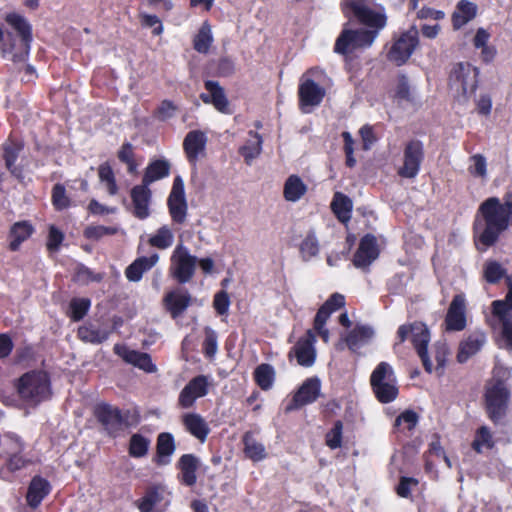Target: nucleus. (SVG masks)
I'll list each match as a JSON object with an SVG mask.
<instances>
[{"label":"nucleus","instance_id":"nucleus-61","mask_svg":"<svg viewBox=\"0 0 512 512\" xmlns=\"http://www.w3.org/2000/svg\"><path fill=\"white\" fill-rule=\"evenodd\" d=\"M473 165L468 168L469 173L474 177L484 178L487 175V163L482 154H475L470 157Z\"/></svg>","mask_w":512,"mask_h":512},{"label":"nucleus","instance_id":"nucleus-32","mask_svg":"<svg viewBox=\"0 0 512 512\" xmlns=\"http://www.w3.org/2000/svg\"><path fill=\"white\" fill-rule=\"evenodd\" d=\"M34 233L33 225L26 220L15 222L9 230V250L18 251L23 242L31 237Z\"/></svg>","mask_w":512,"mask_h":512},{"label":"nucleus","instance_id":"nucleus-54","mask_svg":"<svg viewBox=\"0 0 512 512\" xmlns=\"http://www.w3.org/2000/svg\"><path fill=\"white\" fill-rule=\"evenodd\" d=\"M380 383H385L386 381L396 377L393 367L385 362H380L372 371L370 375V385L374 384V380L379 378Z\"/></svg>","mask_w":512,"mask_h":512},{"label":"nucleus","instance_id":"nucleus-25","mask_svg":"<svg viewBox=\"0 0 512 512\" xmlns=\"http://www.w3.org/2000/svg\"><path fill=\"white\" fill-rule=\"evenodd\" d=\"M155 455L153 463L156 466H166L170 464L171 457L176 451V441L172 433L161 432L156 438Z\"/></svg>","mask_w":512,"mask_h":512},{"label":"nucleus","instance_id":"nucleus-36","mask_svg":"<svg viewBox=\"0 0 512 512\" xmlns=\"http://www.w3.org/2000/svg\"><path fill=\"white\" fill-rule=\"evenodd\" d=\"M330 208L339 222L346 224L351 219L352 200L342 192H335Z\"/></svg>","mask_w":512,"mask_h":512},{"label":"nucleus","instance_id":"nucleus-33","mask_svg":"<svg viewBox=\"0 0 512 512\" xmlns=\"http://www.w3.org/2000/svg\"><path fill=\"white\" fill-rule=\"evenodd\" d=\"M375 398L382 404L393 402L399 395L397 378L394 377L385 383H380V377L370 385Z\"/></svg>","mask_w":512,"mask_h":512},{"label":"nucleus","instance_id":"nucleus-31","mask_svg":"<svg viewBox=\"0 0 512 512\" xmlns=\"http://www.w3.org/2000/svg\"><path fill=\"white\" fill-rule=\"evenodd\" d=\"M159 260L158 254L136 258L126 269L125 276L129 281L138 282L145 272L149 271Z\"/></svg>","mask_w":512,"mask_h":512},{"label":"nucleus","instance_id":"nucleus-13","mask_svg":"<svg viewBox=\"0 0 512 512\" xmlns=\"http://www.w3.org/2000/svg\"><path fill=\"white\" fill-rule=\"evenodd\" d=\"M167 208L173 223L178 225L185 223L188 215V204L184 183L180 176L174 178L172 189L167 198Z\"/></svg>","mask_w":512,"mask_h":512},{"label":"nucleus","instance_id":"nucleus-1","mask_svg":"<svg viewBox=\"0 0 512 512\" xmlns=\"http://www.w3.org/2000/svg\"><path fill=\"white\" fill-rule=\"evenodd\" d=\"M512 218V193H506L503 202L497 197L484 200L474 221V234L477 245L483 250L493 246L500 235L509 227Z\"/></svg>","mask_w":512,"mask_h":512},{"label":"nucleus","instance_id":"nucleus-9","mask_svg":"<svg viewBox=\"0 0 512 512\" xmlns=\"http://www.w3.org/2000/svg\"><path fill=\"white\" fill-rule=\"evenodd\" d=\"M376 37L377 31L344 28L335 41L334 52L345 56L349 55L357 49L370 47Z\"/></svg>","mask_w":512,"mask_h":512},{"label":"nucleus","instance_id":"nucleus-28","mask_svg":"<svg viewBox=\"0 0 512 512\" xmlns=\"http://www.w3.org/2000/svg\"><path fill=\"white\" fill-rule=\"evenodd\" d=\"M181 422L185 430L199 442L204 443L207 440L211 429L200 414L195 412L186 413L182 415Z\"/></svg>","mask_w":512,"mask_h":512},{"label":"nucleus","instance_id":"nucleus-38","mask_svg":"<svg viewBox=\"0 0 512 512\" xmlns=\"http://www.w3.org/2000/svg\"><path fill=\"white\" fill-rule=\"evenodd\" d=\"M242 442L244 445L243 452L248 459L253 462H259L266 457L264 445L256 441L251 431L244 433Z\"/></svg>","mask_w":512,"mask_h":512},{"label":"nucleus","instance_id":"nucleus-42","mask_svg":"<svg viewBox=\"0 0 512 512\" xmlns=\"http://www.w3.org/2000/svg\"><path fill=\"white\" fill-rule=\"evenodd\" d=\"M151 441L140 433L131 435L128 444V453L132 458H143L148 454Z\"/></svg>","mask_w":512,"mask_h":512},{"label":"nucleus","instance_id":"nucleus-7","mask_svg":"<svg viewBox=\"0 0 512 512\" xmlns=\"http://www.w3.org/2000/svg\"><path fill=\"white\" fill-rule=\"evenodd\" d=\"M419 44V33L414 27L393 37V42L387 51L386 58L396 66H402L412 56Z\"/></svg>","mask_w":512,"mask_h":512},{"label":"nucleus","instance_id":"nucleus-45","mask_svg":"<svg viewBox=\"0 0 512 512\" xmlns=\"http://www.w3.org/2000/svg\"><path fill=\"white\" fill-rule=\"evenodd\" d=\"M213 42L210 25L205 22L193 38V48L202 54L208 53Z\"/></svg>","mask_w":512,"mask_h":512},{"label":"nucleus","instance_id":"nucleus-51","mask_svg":"<svg viewBox=\"0 0 512 512\" xmlns=\"http://www.w3.org/2000/svg\"><path fill=\"white\" fill-rule=\"evenodd\" d=\"M343 423L341 420L334 422L333 427L325 435V444L332 450L342 446Z\"/></svg>","mask_w":512,"mask_h":512},{"label":"nucleus","instance_id":"nucleus-30","mask_svg":"<svg viewBox=\"0 0 512 512\" xmlns=\"http://www.w3.org/2000/svg\"><path fill=\"white\" fill-rule=\"evenodd\" d=\"M166 489L161 484H153L146 488L143 497L136 501L140 512H152L154 507L160 504L165 497Z\"/></svg>","mask_w":512,"mask_h":512},{"label":"nucleus","instance_id":"nucleus-56","mask_svg":"<svg viewBox=\"0 0 512 512\" xmlns=\"http://www.w3.org/2000/svg\"><path fill=\"white\" fill-rule=\"evenodd\" d=\"M74 279L82 284H89L91 282H100L102 280V276L101 274L94 273L87 266L79 264L75 269Z\"/></svg>","mask_w":512,"mask_h":512},{"label":"nucleus","instance_id":"nucleus-47","mask_svg":"<svg viewBox=\"0 0 512 512\" xmlns=\"http://www.w3.org/2000/svg\"><path fill=\"white\" fill-rule=\"evenodd\" d=\"M90 306L91 301L89 298H73L69 303L67 315L72 321L78 322L86 316Z\"/></svg>","mask_w":512,"mask_h":512},{"label":"nucleus","instance_id":"nucleus-64","mask_svg":"<svg viewBox=\"0 0 512 512\" xmlns=\"http://www.w3.org/2000/svg\"><path fill=\"white\" fill-rule=\"evenodd\" d=\"M80 338L92 343H102L108 338V333L100 330H93L89 328H80L78 330Z\"/></svg>","mask_w":512,"mask_h":512},{"label":"nucleus","instance_id":"nucleus-2","mask_svg":"<svg viewBox=\"0 0 512 512\" xmlns=\"http://www.w3.org/2000/svg\"><path fill=\"white\" fill-rule=\"evenodd\" d=\"M19 397L32 406L50 399L51 383L47 373L42 371H28L24 373L16 383Z\"/></svg>","mask_w":512,"mask_h":512},{"label":"nucleus","instance_id":"nucleus-6","mask_svg":"<svg viewBox=\"0 0 512 512\" xmlns=\"http://www.w3.org/2000/svg\"><path fill=\"white\" fill-rule=\"evenodd\" d=\"M425 160L424 144L419 139H410L403 145L402 164L397 168V175L403 179H414L421 170Z\"/></svg>","mask_w":512,"mask_h":512},{"label":"nucleus","instance_id":"nucleus-49","mask_svg":"<svg viewBox=\"0 0 512 512\" xmlns=\"http://www.w3.org/2000/svg\"><path fill=\"white\" fill-rule=\"evenodd\" d=\"M51 202L56 211H63L71 206V200L66 194V188L56 183L51 191Z\"/></svg>","mask_w":512,"mask_h":512},{"label":"nucleus","instance_id":"nucleus-59","mask_svg":"<svg viewBox=\"0 0 512 512\" xmlns=\"http://www.w3.org/2000/svg\"><path fill=\"white\" fill-rule=\"evenodd\" d=\"M505 275V269L496 261L486 264L484 269V277L488 283L496 284Z\"/></svg>","mask_w":512,"mask_h":512},{"label":"nucleus","instance_id":"nucleus-48","mask_svg":"<svg viewBox=\"0 0 512 512\" xmlns=\"http://www.w3.org/2000/svg\"><path fill=\"white\" fill-rule=\"evenodd\" d=\"M300 253L302 255L303 260L307 261L311 258L315 257L319 253V241L316 237V234L313 230H310L306 237L300 244L299 247Z\"/></svg>","mask_w":512,"mask_h":512},{"label":"nucleus","instance_id":"nucleus-5","mask_svg":"<svg viewBox=\"0 0 512 512\" xmlns=\"http://www.w3.org/2000/svg\"><path fill=\"white\" fill-rule=\"evenodd\" d=\"M510 391L503 380H496L485 389L484 407L493 424H499L507 415Z\"/></svg>","mask_w":512,"mask_h":512},{"label":"nucleus","instance_id":"nucleus-22","mask_svg":"<svg viewBox=\"0 0 512 512\" xmlns=\"http://www.w3.org/2000/svg\"><path fill=\"white\" fill-rule=\"evenodd\" d=\"M204 88L207 93H201L200 99L205 104L213 105L220 113L230 114L229 100L226 96L224 88L217 81L206 80Z\"/></svg>","mask_w":512,"mask_h":512},{"label":"nucleus","instance_id":"nucleus-44","mask_svg":"<svg viewBox=\"0 0 512 512\" xmlns=\"http://www.w3.org/2000/svg\"><path fill=\"white\" fill-rule=\"evenodd\" d=\"M174 241V235L172 230L167 226H161L154 235L148 239L150 246L160 250L169 248Z\"/></svg>","mask_w":512,"mask_h":512},{"label":"nucleus","instance_id":"nucleus-50","mask_svg":"<svg viewBox=\"0 0 512 512\" xmlns=\"http://www.w3.org/2000/svg\"><path fill=\"white\" fill-rule=\"evenodd\" d=\"M205 338L202 343V351L206 358L212 359L218 350V335L211 327L204 328Z\"/></svg>","mask_w":512,"mask_h":512},{"label":"nucleus","instance_id":"nucleus-11","mask_svg":"<svg viewBox=\"0 0 512 512\" xmlns=\"http://www.w3.org/2000/svg\"><path fill=\"white\" fill-rule=\"evenodd\" d=\"M25 148L23 138L11 132L7 139L2 143V158L5 163L6 169L12 177L17 180L24 179V169L22 166L17 165L16 162Z\"/></svg>","mask_w":512,"mask_h":512},{"label":"nucleus","instance_id":"nucleus-24","mask_svg":"<svg viewBox=\"0 0 512 512\" xmlns=\"http://www.w3.org/2000/svg\"><path fill=\"white\" fill-rule=\"evenodd\" d=\"M444 322L447 331H462L466 327L465 300L462 295L453 297Z\"/></svg>","mask_w":512,"mask_h":512},{"label":"nucleus","instance_id":"nucleus-57","mask_svg":"<svg viewBox=\"0 0 512 512\" xmlns=\"http://www.w3.org/2000/svg\"><path fill=\"white\" fill-rule=\"evenodd\" d=\"M393 97L399 101H412L409 81L406 75L400 74Z\"/></svg>","mask_w":512,"mask_h":512},{"label":"nucleus","instance_id":"nucleus-12","mask_svg":"<svg viewBox=\"0 0 512 512\" xmlns=\"http://www.w3.org/2000/svg\"><path fill=\"white\" fill-rule=\"evenodd\" d=\"M5 21L17 32L21 41L22 50L14 53L12 60L13 62L25 61L29 56L33 40L32 26L24 16L16 12L6 14Z\"/></svg>","mask_w":512,"mask_h":512},{"label":"nucleus","instance_id":"nucleus-39","mask_svg":"<svg viewBox=\"0 0 512 512\" xmlns=\"http://www.w3.org/2000/svg\"><path fill=\"white\" fill-rule=\"evenodd\" d=\"M307 192V186L298 175H290L284 184L283 195L287 201L296 202Z\"/></svg>","mask_w":512,"mask_h":512},{"label":"nucleus","instance_id":"nucleus-19","mask_svg":"<svg viewBox=\"0 0 512 512\" xmlns=\"http://www.w3.org/2000/svg\"><path fill=\"white\" fill-rule=\"evenodd\" d=\"M316 335L313 330L308 329L306 333L300 337L289 352V358L294 354L298 365L302 367H311L316 360Z\"/></svg>","mask_w":512,"mask_h":512},{"label":"nucleus","instance_id":"nucleus-40","mask_svg":"<svg viewBox=\"0 0 512 512\" xmlns=\"http://www.w3.org/2000/svg\"><path fill=\"white\" fill-rule=\"evenodd\" d=\"M275 378L276 372L271 364L262 363L254 369L253 379L263 391H268L272 388Z\"/></svg>","mask_w":512,"mask_h":512},{"label":"nucleus","instance_id":"nucleus-41","mask_svg":"<svg viewBox=\"0 0 512 512\" xmlns=\"http://www.w3.org/2000/svg\"><path fill=\"white\" fill-rule=\"evenodd\" d=\"M1 452L0 455H8L11 453L24 452L25 442L22 437L14 432H5L0 440Z\"/></svg>","mask_w":512,"mask_h":512},{"label":"nucleus","instance_id":"nucleus-21","mask_svg":"<svg viewBox=\"0 0 512 512\" xmlns=\"http://www.w3.org/2000/svg\"><path fill=\"white\" fill-rule=\"evenodd\" d=\"M130 198L133 206V215L144 220L150 216V204L152 201V191L150 186L141 182L130 190Z\"/></svg>","mask_w":512,"mask_h":512},{"label":"nucleus","instance_id":"nucleus-8","mask_svg":"<svg viewBox=\"0 0 512 512\" xmlns=\"http://www.w3.org/2000/svg\"><path fill=\"white\" fill-rule=\"evenodd\" d=\"M479 69L468 62L456 63L449 74V85L461 90L465 98L475 94L479 84Z\"/></svg>","mask_w":512,"mask_h":512},{"label":"nucleus","instance_id":"nucleus-23","mask_svg":"<svg viewBox=\"0 0 512 512\" xmlns=\"http://www.w3.org/2000/svg\"><path fill=\"white\" fill-rule=\"evenodd\" d=\"M114 353L120 356L125 362L147 372L153 373L157 367L152 362L151 356L146 352L131 350L125 345L116 344L113 348Z\"/></svg>","mask_w":512,"mask_h":512},{"label":"nucleus","instance_id":"nucleus-10","mask_svg":"<svg viewBox=\"0 0 512 512\" xmlns=\"http://www.w3.org/2000/svg\"><path fill=\"white\" fill-rule=\"evenodd\" d=\"M197 258L187 248L178 245L171 257L170 275L178 284L188 283L195 274Z\"/></svg>","mask_w":512,"mask_h":512},{"label":"nucleus","instance_id":"nucleus-62","mask_svg":"<svg viewBox=\"0 0 512 512\" xmlns=\"http://www.w3.org/2000/svg\"><path fill=\"white\" fill-rule=\"evenodd\" d=\"M342 138L344 141L343 149L346 156L345 164L347 167L353 168L356 165V159L354 157V139L347 131L342 132Z\"/></svg>","mask_w":512,"mask_h":512},{"label":"nucleus","instance_id":"nucleus-46","mask_svg":"<svg viewBox=\"0 0 512 512\" xmlns=\"http://www.w3.org/2000/svg\"><path fill=\"white\" fill-rule=\"evenodd\" d=\"M373 335V330L368 326H356L351 330L346 338L345 342L350 350H355L360 343L370 339Z\"/></svg>","mask_w":512,"mask_h":512},{"label":"nucleus","instance_id":"nucleus-37","mask_svg":"<svg viewBox=\"0 0 512 512\" xmlns=\"http://www.w3.org/2000/svg\"><path fill=\"white\" fill-rule=\"evenodd\" d=\"M485 343V335L477 333L470 335L466 340L462 341L457 353V361L465 363L471 356L475 355Z\"/></svg>","mask_w":512,"mask_h":512},{"label":"nucleus","instance_id":"nucleus-16","mask_svg":"<svg viewBox=\"0 0 512 512\" xmlns=\"http://www.w3.org/2000/svg\"><path fill=\"white\" fill-rule=\"evenodd\" d=\"M192 303L191 293L182 287L168 291L162 299V305L172 319L181 317Z\"/></svg>","mask_w":512,"mask_h":512},{"label":"nucleus","instance_id":"nucleus-43","mask_svg":"<svg viewBox=\"0 0 512 512\" xmlns=\"http://www.w3.org/2000/svg\"><path fill=\"white\" fill-rule=\"evenodd\" d=\"M494 445L495 442L490 429L485 425L480 426L476 430L475 437L471 443L472 449L476 453L480 454L483 452V448L492 449Z\"/></svg>","mask_w":512,"mask_h":512},{"label":"nucleus","instance_id":"nucleus-34","mask_svg":"<svg viewBox=\"0 0 512 512\" xmlns=\"http://www.w3.org/2000/svg\"><path fill=\"white\" fill-rule=\"evenodd\" d=\"M477 15V5L468 0H460L452 14V26L458 30L473 20Z\"/></svg>","mask_w":512,"mask_h":512},{"label":"nucleus","instance_id":"nucleus-52","mask_svg":"<svg viewBox=\"0 0 512 512\" xmlns=\"http://www.w3.org/2000/svg\"><path fill=\"white\" fill-rule=\"evenodd\" d=\"M118 232L116 227L104 226V225H90L87 226L83 235L88 240L98 241L104 236L115 235Z\"/></svg>","mask_w":512,"mask_h":512},{"label":"nucleus","instance_id":"nucleus-4","mask_svg":"<svg viewBox=\"0 0 512 512\" xmlns=\"http://www.w3.org/2000/svg\"><path fill=\"white\" fill-rule=\"evenodd\" d=\"M341 11L349 20L367 26L366 31H377V35L387 24L386 15L368 7L364 0H342Z\"/></svg>","mask_w":512,"mask_h":512},{"label":"nucleus","instance_id":"nucleus-17","mask_svg":"<svg viewBox=\"0 0 512 512\" xmlns=\"http://www.w3.org/2000/svg\"><path fill=\"white\" fill-rule=\"evenodd\" d=\"M210 383L205 375L193 377L181 390L178 397V406L182 409L192 408L197 399L206 396Z\"/></svg>","mask_w":512,"mask_h":512},{"label":"nucleus","instance_id":"nucleus-20","mask_svg":"<svg viewBox=\"0 0 512 512\" xmlns=\"http://www.w3.org/2000/svg\"><path fill=\"white\" fill-rule=\"evenodd\" d=\"M379 256L377 239L373 234H365L359 242V246L353 256V265L356 268L366 269Z\"/></svg>","mask_w":512,"mask_h":512},{"label":"nucleus","instance_id":"nucleus-29","mask_svg":"<svg viewBox=\"0 0 512 512\" xmlns=\"http://www.w3.org/2000/svg\"><path fill=\"white\" fill-rule=\"evenodd\" d=\"M206 141L205 134L200 130H192L186 134L183 149L191 164H195L199 154L204 151Z\"/></svg>","mask_w":512,"mask_h":512},{"label":"nucleus","instance_id":"nucleus-55","mask_svg":"<svg viewBox=\"0 0 512 512\" xmlns=\"http://www.w3.org/2000/svg\"><path fill=\"white\" fill-rule=\"evenodd\" d=\"M1 457L5 459V468L9 472H16L29 464V460L24 457L23 452L11 453Z\"/></svg>","mask_w":512,"mask_h":512},{"label":"nucleus","instance_id":"nucleus-3","mask_svg":"<svg viewBox=\"0 0 512 512\" xmlns=\"http://www.w3.org/2000/svg\"><path fill=\"white\" fill-rule=\"evenodd\" d=\"M411 336V343L419 356L424 370L431 374L433 372V363L428 355V344L430 342V332L427 326L421 322L403 324L397 330L398 343L405 342Z\"/></svg>","mask_w":512,"mask_h":512},{"label":"nucleus","instance_id":"nucleus-60","mask_svg":"<svg viewBox=\"0 0 512 512\" xmlns=\"http://www.w3.org/2000/svg\"><path fill=\"white\" fill-rule=\"evenodd\" d=\"M140 23L145 28H153L152 34L160 36L163 33V25L160 18L154 14L141 13L139 15Z\"/></svg>","mask_w":512,"mask_h":512},{"label":"nucleus","instance_id":"nucleus-35","mask_svg":"<svg viewBox=\"0 0 512 512\" xmlns=\"http://www.w3.org/2000/svg\"><path fill=\"white\" fill-rule=\"evenodd\" d=\"M171 165L166 159H156L145 168L141 182L151 185L152 183L169 176Z\"/></svg>","mask_w":512,"mask_h":512},{"label":"nucleus","instance_id":"nucleus-63","mask_svg":"<svg viewBox=\"0 0 512 512\" xmlns=\"http://www.w3.org/2000/svg\"><path fill=\"white\" fill-rule=\"evenodd\" d=\"M492 314L498 318L499 322L503 324L506 321H512L511 308L506 305L502 300H495L491 304Z\"/></svg>","mask_w":512,"mask_h":512},{"label":"nucleus","instance_id":"nucleus-18","mask_svg":"<svg viewBox=\"0 0 512 512\" xmlns=\"http://www.w3.org/2000/svg\"><path fill=\"white\" fill-rule=\"evenodd\" d=\"M325 88L310 78L302 77L298 86V104L302 112H309L307 108L321 104L325 97Z\"/></svg>","mask_w":512,"mask_h":512},{"label":"nucleus","instance_id":"nucleus-53","mask_svg":"<svg viewBox=\"0 0 512 512\" xmlns=\"http://www.w3.org/2000/svg\"><path fill=\"white\" fill-rule=\"evenodd\" d=\"M418 421L419 415L414 410L407 409L396 417L394 426L400 427L404 425L403 429L411 432L417 426Z\"/></svg>","mask_w":512,"mask_h":512},{"label":"nucleus","instance_id":"nucleus-15","mask_svg":"<svg viewBox=\"0 0 512 512\" xmlns=\"http://www.w3.org/2000/svg\"><path fill=\"white\" fill-rule=\"evenodd\" d=\"M320 390L321 383L318 378L313 377L306 379L293 394L292 399L285 407V412L296 411L305 405L315 402L320 395Z\"/></svg>","mask_w":512,"mask_h":512},{"label":"nucleus","instance_id":"nucleus-14","mask_svg":"<svg viewBox=\"0 0 512 512\" xmlns=\"http://www.w3.org/2000/svg\"><path fill=\"white\" fill-rule=\"evenodd\" d=\"M93 415L107 434L116 437L121 431V409L106 402L94 406Z\"/></svg>","mask_w":512,"mask_h":512},{"label":"nucleus","instance_id":"nucleus-26","mask_svg":"<svg viewBox=\"0 0 512 512\" xmlns=\"http://www.w3.org/2000/svg\"><path fill=\"white\" fill-rule=\"evenodd\" d=\"M176 468L179 470L178 480L182 485L192 487L196 484L199 459L194 454H183L178 459Z\"/></svg>","mask_w":512,"mask_h":512},{"label":"nucleus","instance_id":"nucleus-58","mask_svg":"<svg viewBox=\"0 0 512 512\" xmlns=\"http://www.w3.org/2000/svg\"><path fill=\"white\" fill-rule=\"evenodd\" d=\"M65 238L64 233L55 225H50L46 248L49 252H57Z\"/></svg>","mask_w":512,"mask_h":512},{"label":"nucleus","instance_id":"nucleus-27","mask_svg":"<svg viewBox=\"0 0 512 512\" xmlns=\"http://www.w3.org/2000/svg\"><path fill=\"white\" fill-rule=\"evenodd\" d=\"M52 490L50 482L40 475H35L28 486L26 493L27 505L36 509L40 506L42 501L47 497Z\"/></svg>","mask_w":512,"mask_h":512}]
</instances>
